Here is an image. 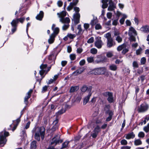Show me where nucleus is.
<instances>
[{
    "label": "nucleus",
    "instance_id": "nucleus-40",
    "mask_svg": "<svg viewBox=\"0 0 149 149\" xmlns=\"http://www.w3.org/2000/svg\"><path fill=\"white\" fill-rule=\"evenodd\" d=\"M70 59L71 60H74L76 58V55L74 54H72L70 56Z\"/></svg>",
    "mask_w": 149,
    "mask_h": 149
},
{
    "label": "nucleus",
    "instance_id": "nucleus-52",
    "mask_svg": "<svg viewBox=\"0 0 149 149\" xmlns=\"http://www.w3.org/2000/svg\"><path fill=\"white\" fill-rule=\"evenodd\" d=\"M74 10L75 12L76 13H79V12L80 11L79 8V7H75L74 8Z\"/></svg>",
    "mask_w": 149,
    "mask_h": 149
},
{
    "label": "nucleus",
    "instance_id": "nucleus-21",
    "mask_svg": "<svg viewBox=\"0 0 149 149\" xmlns=\"http://www.w3.org/2000/svg\"><path fill=\"white\" fill-rule=\"evenodd\" d=\"M109 69L111 70L115 71L117 70V67L116 65L112 64L109 66Z\"/></svg>",
    "mask_w": 149,
    "mask_h": 149
},
{
    "label": "nucleus",
    "instance_id": "nucleus-49",
    "mask_svg": "<svg viewBox=\"0 0 149 149\" xmlns=\"http://www.w3.org/2000/svg\"><path fill=\"white\" fill-rule=\"evenodd\" d=\"M97 22V21L96 19H93L92 20L91 22V24L92 26H93L95 24H96Z\"/></svg>",
    "mask_w": 149,
    "mask_h": 149
},
{
    "label": "nucleus",
    "instance_id": "nucleus-13",
    "mask_svg": "<svg viewBox=\"0 0 149 149\" xmlns=\"http://www.w3.org/2000/svg\"><path fill=\"white\" fill-rule=\"evenodd\" d=\"M140 30L144 33H148L149 32V25H146L142 26Z\"/></svg>",
    "mask_w": 149,
    "mask_h": 149
},
{
    "label": "nucleus",
    "instance_id": "nucleus-35",
    "mask_svg": "<svg viewBox=\"0 0 149 149\" xmlns=\"http://www.w3.org/2000/svg\"><path fill=\"white\" fill-rule=\"evenodd\" d=\"M67 37L70 39H72L76 37V35L75 34H73L71 33H68L67 34Z\"/></svg>",
    "mask_w": 149,
    "mask_h": 149
},
{
    "label": "nucleus",
    "instance_id": "nucleus-59",
    "mask_svg": "<svg viewBox=\"0 0 149 149\" xmlns=\"http://www.w3.org/2000/svg\"><path fill=\"white\" fill-rule=\"evenodd\" d=\"M13 28L11 29L12 34L13 33L17 30V26H13Z\"/></svg>",
    "mask_w": 149,
    "mask_h": 149
},
{
    "label": "nucleus",
    "instance_id": "nucleus-34",
    "mask_svg": "<svg viewBox=\"0 0 149 149\" xmlns=\"http://www.w3.org/2000/svg\"><path fill=\"white\" fill-rule=\"evenodd\" d=\"M142 51L141 48L140 47L139 49L136 50V54L137 55H139L141 54Z\"/></svg>",
    "mask_w": 149,
    "mask_h": 149
},
{
    "label": "nucleus",
    "instance_id": "nucleus-38",
    "mask_svg": "<svg viewBox=\"0 0 149 149\" xmlns=\"http://www.w3.org/2000/svg\"><path fill=\"white\" fill-rule=\"evenodd\" d=\"M120 143L122 145H126L127 144V142L126 140L123 139L121 140Z\"/></svg>",
    "mask_w": 149,
    "mask_h": 149
},
{
    "label": "nucleus",
    "instance_id": "nucleus-43",
    "mask_svg": "<svg viewBox=\"0 0 149 149\" xmlns=\"http://www.w3.org/2000/svg\"><path fill=\"white\" fill-rule=\"evenodd\" d=\"M69 25V24H64L62 27V29L63 30H67L68 28Z\"/></svg>",
    "mask_w": 149,
    "mask_h": 149
},
{
    "label": "nucleus",
    "instance_id": "nucleus-20",
    "mask_svg": "<svg viewBox=\"0 0 149 149\" xmlns=\"http://www.w3.org/2000/svg\"><path fill=\"white\" fill-rule=\"evenodd\" d=\"M116 6L112 2H110L109 3V6L108 8V10L109 11H112L116 8Z\"/></svg>",
    "mask_w": 149,
    "mask_h": 149
},
{
    "label": "nucleus",
    "instance_id": "nucleus-4",
    "mask_svg": "<svg viewBox=\"0 0 149 149\" xmlns=\"http://www.w3.org/2000/svg\"><path fill=\"white\" fill-rule=\"evenodd\" d=\"M92 93L91 89L90 88L85 92V94L86 96L84 99L83 104L84 105H85L88 102Z\"/></svg>",
    "mask_w": 149,
    "mask_h": 149
},
{
    "label": "nucleus",
    "instance_id": "nucleus-2",
    "mask_svg": "<svg viewBox=\"0 0 149 149\" xmlns=\"http://www.w3.org/2000/svg\"><path fill=\"white\" fill-rule=\"evenodd\" d=\"M91 73L95 75L104 74L108 76L109 74L106 68L104 67L95 68L91 71Z\"/></svg>",
    "mask_w": 149,
    "mask_h": 149
},
{
    "label": "nucleus",
    "instance_id": "nucleus-10",
    "mask_svg": "<svg viewBox=\"0 0 149 149\" xmlns=\"http://www.w3.org/2000/svg\"><path fill=\"white\" fill-rule=\"evenodd\" d=\"M7 139L6 138L3 136V132L0 133V146L3 147L6 144Z\"/></svg>",
    "mask_w": 149,
    "mask_h": 149
},
{
    "label": "nucleus",
    "instance_id": "nucleus-7",
    "mask_svg": "<svg viewBox=\"0 0 149 149\" xmlns=\"http://www.w3.org/2000/svg\"><path fill=\"white\" fill-rule=\"evenodd\" d=\"M100 131V127L98 126H97L95 128L94 130L91 132V136H92L93 138H96Z\"/></svg>",
    "mask_w": 149,
    "mask_h": 149
},
{
    "label": "nucleus",
    "instance_id": "nucleus-9",
    "mask_svg": "<svg viewBox=\"0 0 149 149\" xmlns=\"http://www.w3.org/2000/svg\"><path fill=\"white\" fill-rule=\"evenodd\" d=\"M104 95L107 97V100L109 103L113 102L114 101L112 93L109 92H106L104 93Z\"/></svg>",
    "mask_w": 149,
    "mask_h": 149
},
{
    "label": "nucleus",
    "instance_id": "nucleus-17",
    "mask_svg": "<svg viewBox=\"0 0 149 149\" xmlns=\"http://www.w3.org/2000/svg\"><path fill=\"white\" fill-rule=\"evenodd\" d=\"M56 36L53 34H52L49 36V38L48 40V42L49 44H51L53 43L55 40V38Z\"/></svg>",
    "mask_w": 149,
    "mask_h": 149
},
{
    "label": "nucleus",
    "instance_id": "nucleus-37",
    "mask_svg": "<svg viewBox=\"0 0 149 149\" xmlns=\"http://www.w3.org/2000/svg\"><path fill=\"white\" fill-rule=\"evenodd\" d=\"M138 136L139 138H143L145 136V134L143 132H140L139 133Z\"/></svg>",
    "mask_w": 149,
    "mask_h": 149
},
{
    "label": "nucleus",
    "instance_id": "nucleus-31",
    "mask_svg": "<svg viewBox=\"0 0 149 149\" xmlns=\"http://www.w3.org/2000/svg\"><path fill=\"white\" fill-rule=\"evenodd\" d=\"M97 50L95 48H92L90 50V52L93 54H95L97 53Z\"/></svg>",
    "mask_w": 149,
    "mask_h": 149
},
{
    "label": "nucleus",
    "instance_id": "nucleus-8",
    "mask_svg": "<svg viewBox=\"0 0 149 149\" xmlns=\"http://www.w3.org/2000/svg\"><path fill=\"white\" fill-rule=\"evenodd\" d=\"M59 139L60 136L59 135L56 136L52 139L51 142V144H53L55 146L59 143H61L62 141L59 140Z\"/></svg>",
    "mask_w": 149,
    "mask_h": 149
},
{
    "label": "nucleus",
    "instance_id": "nucleus-11",
    "mask_svg": "<svg viewBox=\"0 0 149 149\" xmlns=\"http://www.w3.org/2000/svg\"><path fill=\"white\" fill-rule=\"evenodd\" d=\"M33 91L32 90H30L29 92L27 93L26 95L24 98V102L26 105H27L28 104V100L30 97L31 96V94L32 93Z\"/></svg>",
    "mask_w": 149,
    "mask_h": 149
},
{
    "label": "nucleus",
    "instance_id": "nucleus-18",
    "mask_svg": "<svg viewBox=\"0 0 149 149\" xmlns=\"http://www.w3.org/2000/svg\"><path fill=\"white\" fill-rule=\"evenodd\" d=\"M115 43L113 42V39H110L107 40V47L109 48H110L113 46L114 45Z\"/></svg>",
    "mask_w": 149,
    "mask_h": 149
},
{
    "label": "nucleus",
    "instance_id": "nucleus-48",
    "mask_svg": "<svg viewBox=\"0 0 149 149\" xmlns=\"http://www.w3.org/2000/svg\"><path fill=\"white\" fill-rule=\"evenodd\" d=\"M109 0H102V2L103 4V5H105L106 6L104 8H106L107 6V2H108Z\"/></svg>",
    "mask_w": 149,
    "mask_h": 149
},
{
    "label": "nucleus",
    "instance_id": "nucleus-25",
    "mask_svg": "<svg viewBox=\"0 0 149 149\" xmlns=\"http://www.w3.org/2000/svg\"><path fill=\"white\" fill-rule=\"evenodd\" d=\"M79 87L77 86H72L70 88V93H73L77 91Z\"/></svg>",
    "mask_w": 149,
    "mask_h": 149
},
{
    "label": "nucleus",
    "instance_id": "nucleus-57",
    "mask_svg": "<svg viewBox=\"0 0 149 149\" xmlns=\"http://www.w3.org/2000/svg\"><path fill=\"white\" fill-rule=\"evenodd\" d=\"M47 64H42L40 66V68L41 70H44L47 67Z\"/></svg>",
    "mask_w": 149,
    "mask_h": 149
},
{
    "label": "nucleus",
    "instance_id": "nucleus-1",
    "mask_svg": "<svg viewBox=\"0 0 149 149\" xmlns=\"http://www.w3.org/2000/svg\"><path fill=\"white\" fill-rule=\"evenodd\" d=\"M45 129L43 127H37L36 128L35 130V139L39 141L40 137H41L43 140L44 138L45 134Z\"/></svg>",
    "mask_w": 149,
    "mask_h": 149
},
{
    "label": "nucleus",
    "instance_id": "nucleus-44",
    "mask_svg": "<svg viewBox=\"0 0 149 149\" xmlns=\"http://www.w3.org/2000/svg\"><path fill=\"white\" fill-rule=\"evenodd\" d=\"M106 56L108 57L111 58L113 56V54L111 52H108L107 53Z\"/></svg>",
    "mask_w": 149,
    "mask_h": 149
},
{
    "label": "nucleus",
    "instance_id": "nucleus-5",
    "mask_svg": "<svg viewBox=\"0 0 149 149\" xmlns=\"http://www.w3.org/2000/svg\"><path fill=\"white\" fill-rule=\"evenodd\" d=\"M149 108L148 105L146 103H143L139 107L138 111L139 113L144 112L148 110Z\"/></svg>",
    "mask_w": 149,
    "mask_h": 149
},
{
    "label": "nucleus",
    "instance_id": "nucleus-60",
    "mask_svg": "<svg viewBox=\"0 0 149 149\" xmlns=\"http://www.w3.org/2000/svg\"><path fill=\"white\" fill-rule=\"evenodd\" d=\"M79 72V73L80 74H81L84 71V69L82 68H80L79 69L77 70Z\"/></svg>",
    "mask_w": 149,
    "mask_h": 149
},
{
    "label": "nucleus",
    "instance_id": "nucleus-51",
    "mask_svg": "<svg viewBox=\"0 0 149 149\" xmlns=\"http://www.w3.org/2000/svg\"><path fill=\"white\" fill-rule=\"evenodd\" d=\"M48 86H45L43 87L42 89V93H44L46 92Z\"/></svg>",
    "mask_w": 149,
    "mask_h": 149
},
{
    "label": "nucleus",
    "instance_id": "nucleus-12",
    "mask_svg": "<svg viewBox=\"0 0 149 149\" xmlns=\"http://www.w3.org/2000/svg\"><path fill=\"white\" fill-rule=\"evenodd\" d=\"M80 15L79 13H76L73 15V19L75 24H77L79 22Z\"/></svg>",
    "mask_w": 149,
    "mask_h": 149
},
{
    "label": "nucleus",
    "instance_id": "nucleus-39",
    "mask_svg": "<svg viewBox=\"0 0 149 149\" xmlns=\"http://www.w3.org/2000/svg\"><path fill=\"white\" fill-rule=\"evenodd\" d=\"M132 65L133 67L135 68H138L139 67L137 62L136 61H134L133 62Z\"/></svg>",
    "mask_w": 149,
    "mask_h": 149
},
{
    "label": "nucleus",
    "instance_id": "nucleus-54",
    "mask_svg": "<svg viewBox=\"0 0 149 149\" xmlns=\"http://www.w3.org/2000/svg\"><path fill=\"white\" fill-rule=\"evenodd\" d=\"M17 19L18 20V22L19 21L21 23H23L25 19L24 17H22L19 18H17Z\"/></svg>",
    "mask_w": 149,
    "mask_h": 149
},
{
    "label": "nucleus",
    "instance_id": "nucleus-46",
    "mask_svg": "<svg viewBox=\"0 0 149 149\" xmlns=\"http://www.w3.org/2000/svg\"><path fill=\"white\" fill-rule=\"evenodd\" d=\"M116 40L118 42H120L122 40V38L119 36H118L116 37Z\"/></svg>",
    "mask_w": 149,
    "mask_h": 149
},
{
    "label": "nucleus",
    "instance_id": "nucleus-15",
    "mask_svg": "<svg viewBox=\"0 0 149 149\" xmlns=\"http://www.w3.org/2000/svg\"><path fill=\"white\" fill-rule=\"evenodd\" d=\"M55 25L53 24L52 27V29L53 31V33L52 34H54V35L56 36L59 32V29L58 27L55 28Z\"/></svg>",
    "mask_w": 149,
    "mask_h": 149
},
{
    "label": "nucleus",
    "instance_id": "nucleus-14",
    "mask_svg": "<svg viewBox=\"0 0 149 149\" xmlns=\"http://www.w3.org/2000/svg\"><path fill=\"white\" fill-rule=\"evenodd\" d=\"M128 35H133L135 36H136L137 35L136 31L134 28L132 27H131L129 28Z\"/></svg>",
    "mask_w": 149,
    "mask_h": 149
},
{
    "label": "nucleus",
    "instance_id": "nucleus-50",
    "mask_svg": "<svg viewBox=\"0 0 149 149\" xmlns=\"http://www.w3.org/2000/svg\"><path fill=\"white\" fill-rule=\"evenodd\" d=\"M87 89V87L85 86H83L81 88V91L83 92H84L86 91V92L88 90Z\"/></svg>",
    "mask_w": 149,
    "mask_h": 149
},
{
    "label": "nucleus",
    "instance_id": "nucleus-62",
    "mask_svg": "<svg viewBox=\"0 0 149 149\" xmlns=\"http://www.w3.org/2000/svg\"><path fill=\"white\" fill-rule=\"evenodd\" d=\"M107 17L108 18L110 19L112 16V14L111 13H108L107 14Z\"/></svg>",
    "mask_w": 149,
    "mask_h": 149
},
{
    "label": "nucleus",
    "instance_id": "nucleus-61",
    "mask_svg": "<svg viewBox=\"0 0 149 149\" xmlns=\"http://www.w3.org/2000/svg\"><path fill=\"white\" fill-rule=\"evenodd\" d=\"M72 74L73 75L77 76L79 74H80L79 73V72L77 70L76 71L73 72Z\"/></svg>",
    "mask_w": 149,
    "mask_h": 149
},
{
    "label": "nucleus",
    "instance_id": "nucleus-53",
    "mask_svg": "<svg viewBox=\"0 0 149 149\" xmlns=\"http://www.w3.org/2000/svg\"><path fill=\"white\" fill-rule=\"evenodd\" d=\"M86 62L85 60L83 59L81 61L79 62V64L80 65L82 66L84 65Z\"/></svg>",
    "mask_w": 149,
    "mask_h": 149
},
{
    "label": "nucleus",
    "instance_id": "nucleus-33",
    "mask_svg": "<svg viewBox=\"0 0 149 149\" xmlns=\"http://www.w3.org/2000/svg\"><path fill=\"white\" fill-rule=\"evenodd\" d=\"M143 130L146 132L148 133L149 131V123L145 126L143 128Z\"/></svg>",
    "mask_w": 149,
    "mask_h": 149
},
{
    "label": "nucleus",
    "instance_id": "nucleus-36",
    "mask_svg": "<svg viewBox=\"0 0 149 149\" xmlns=\"http://www.w3.org/2000/svg\"><path fill=\"white\" fill-rule=\"evenodd\" d=\"M105 37L107 39V40L110 39H112L111 38V35L110 33H108L105 35Z\"/></svg>",
    "mask_w": 149,
    "mask_h": 149
},
{
    "label": "nucleus",
    "instance_id": "nucleus-30",
    "mask_svg": "<svg viewBox=\"0 0 149 149\" xmlns=\"http://www.w3.org/2000/svg\"><path fill=\"white\" fill-rule=\"evenodd\" d=\"M20 121V118H18L16 120L15 122L16 123V124L14 125V128L12 129L13 131H14L16 129Z\"/></svg>",
    "mask_w": 149,
    "mask_h": 149
},
{
    "label": "nucleus",
    "instance_id": "nucleus-24",
    "mask_svg": "<svg viewBox=\"0 0 149 149\" xmlns=\"http://www.w3.org/2000/svg\"><path fill=\"white\" fill-rule=\"evenodd\" d=\"M77 29L79 30L77 34L78 35H80L82 34L84 31V30H83L81 28V25H79L77 26Z\"/></svg>",
    "mask_w": 149,
    "mask_h": 149
},
{
    "label": "nucleus",
    "instance_id": "nucleus-6",
    "mask_svg": "<svg viewBox=\"0 0 149 149\" xmlns=\"http://www.w3.org/2000/svg\"><path fill=\"white\" fill-rule=\"evenodd\" d=\"M96 40L95 42V46L98 49H100L103 45V43L101 40V38L97 37L96 38Z\"/></svg>",
    "mask_w": 149,
    "mask_h": 149
},
{
    "label": "nucleus",
    "instance_id": "nucleus-27",
    "mask_svg": "<svg viewBox=\"0 0 149 149\" xmlns=\"http://www.w3.org/2000/svg\"><path fill=\"white\" fill-rule=\"evenodd\" d=\"M126 47V46L125 44H123L120 46H119L117 48V50L118 51H120L123 50V49Z\"/></svg>",
    "mask_w": 149,
    "mask_h": 149
},
{
    "label": "nucleus",
    "instance_id": "nucleus-29",
    "mask_svg": "<svg viewBox=\"0 0 149 149\" xmlns=\"http://www.w3.org/2000/svg\"><path fill=\"white\" fill-rule=\"evenodd\" d=\"M74 6H75L74 5V4L73 3L71 2L69 6L67 7V10L68 11H70L72 9L73 7Z\"/></svg>",
    "mask_w": 149,
    "mask_h": 149
},
{
    "label": "nucleus",
    "instance_id": "nucleus-19",
    "mask_svg": "<svg viewBox=\"0 0 149 149\" xmlns=\"http://www.w3.org/2000/svg\"><path fill=\"white\" fill-rule=\"evenodd\" d=\"M44 13L42 11H40L38 15L36 17V19L41 20L43 17Z\"/></svg>",
    "mask_w": 149,
    "mask_h": 149
},
{
    "label": "nucleus",
    "instance_id": "nucleus-26",
    "mask_svg": "<svg viewBox=\"0 0 149 149\" xmlns=\"http://www.w3.org/2000/svg\"><path fill=\"white\" fill-rule=\"evenodd\" d=\"M31 147L32 149H35L36 148V141H33L32 142Z\"/></svg>",
    "mask_w": 149,
    "mask_h": 149
},
{
    "label": "nucleus",
    "instance_id": "nucleus-47",
    "mask_svg": "<svg viewBox=\"0 0 149 149\" xmlns=\"http://www.w3.org/2000/svg\"><path fill=\"white\" fill-rule=\"evenodd\" d=\"M94 42V38L91 37L89 38L87 41V43H91Z\"/></svg>",
    "mask_w": 149,
    "mask_h": 149
},
{
    "label": "nucleus",
    "instance_id": "nucleus-28",
    "mask_svg": "<svg viewBox=\"0 0 149 149\" xmlns=\"http://www.w3.org/2000/svg\"><path fill=\"white\" fill-rule=\"evenodd\" d=\"M87 60L89 63H93L94 61V57L92 56L88 57L87 58Z\"/></svg>",
    "mask_w": 149,
    "mask_h": 149
},
{
    "label": "nucleus",
    "instance_id": "nucleus-64",
    "mask_svg": "<svg viewBox=\"0 0 149 149\" xmlns=\"http://www.w3.org/2000/svg\"><path fill=\"white\" fill-rule=\"evenodd\" d=\"M131 148L130 146H125L122 147L121 149H130Z\"/></svg>",
    "mask_w": 149,
    "mask_h": 149
},
{
    "label": "nucleus",
    "instance_id": "nucleus-23",
    "mask_svg": "<svg viewBox=\"0 0 149 149\" xmlns=\"http://www.w3.org/2000/svg\"><path fill=\"white\" fill-rule=\"evenodd\" d=\"M18 20L17 19H13L11 22L12 26H17L18 23Z\"/></svg>",
    "mask_w": 149,
    "mask_h": 149
},
{
    "label": "nucleus",
    "instance_id": "nucleus-45",
    "mask_svg": "<svg viewBox=\"0 0 149 149\" xmlns=\"http://www.w3.org/2000/svg\"><path fill=\"white\" fill-rule=\"evenodd\" d=\"M69 143V141H65L63 144V148H65L68 146V145Z\"/></svg>",
    "mask_w": 149,
    "mask_h": 149
},
{
    "label": "nucleus",
    "instance_id": "nucleus-56",
    "mask_svg": "<svg viewBox=\"0 0 149 149\" xmlns=\"http://www.w3.org/2000/svg\"><path fill=\"white\" fill-rule=\"evenodd\" d=\"M128 51V49L126 47L123 49L122 53L123 54H125Z\"/></svg>",
    "mask_w": 149,
    "mask_h": 149
},
{
    "label": "nucleus",
    "instance_id": "nucleus-55",
    "mask_svg": "<svg viewBox=\"0 0 149 149\" xmlns=\"http://www.w3.org/2000/svg\"><path fill=\"white\" fill-rule=\"evenodd\" d=\"M1 132H3V136L4 135L5 137L9 135V133L7 132L4 131Z\"/></svg>",
    "mask_w": 149,
    "mask_h": 149
},
{
    "label": "nucleus",
    "instance_id": "nucleus-42",
    "mask_svg": "<svg viewBox=\"0 0 149 149\" xmlns=\"http://www.w3.org/2000/svg\"><path fill=\"white\" fill-rule=\"evenodd\" d=\"M95 27L96 30L100 29H102V26L99 24H96Z\"/></svg>",
    "mask_w": 149,
    "mask_h": 149
},
{
    "label": "nucleus",
    "instance_id": "nucleus-22",
    "mask_svg": "<svg viewBox=\"0 0 149 149\" xmlns=\"http://www.w3.org/2000/svg\"><path fill=\"white\" fill-rule=\"evenodd\" d=\"M134 144L136 146H138L142 144V142L140 139H135L134 142Z\"/></svg>",
    "mask_w": 149,
    "mask_h": 149
},
{
    "label": "nucleus",
    "instance_id": "nucleus-3",
    "mask_svg": "<svg viewBox=\"0 0 149 149\" xmlns=\"http://www.w3.org/2000/svg\"><path fill=\"white\" fill-rule=\"evenodd\" d=\"M67 12L65 11H62L60 13H58L57 15L60 18V21L62 23L65 24H69L70 20L69 17L64 18L66 15Z\"/></svg>",
    "mask_w": 149,
    "mask_h": 149
},
{
    "label": "nucleus",
    "instance_id": "nucleus-16",
    "mask_svg": "<svg viewBox=\"0 0 149 149\" xmlns=\"http://www.w3.org/2000/svg\"><path fill=\"white\" fill-rule=\"evenodd\" d=\"M124 137L127 139H133L135 137V135L133 132L129 133L125 135Z\"/></svg>",
    "mask_w": 149,
    "mask_h": 149
},
{
    "label": "nucleus",
    "instance_id": "nucleus-32",
    "mask_svg": "<svg viewBox=\"0 0 149 149\" xmlns=\"http://www.w3.org/2000/svg\"><path fill=\"white\" fill-rule=\"evenodd\" d=\"M130 37L129 38V40L131 41H136V38L135 36L133 35H129Z\"/></svg>",
    "mask_w": 149,
    "mask_h": 149
},
{
    "label": "nucleus",
    "instance_id": "nucleus-58",
    "mask_svg": "<svg viewBox=\"0 0 149 149\" xmlns=\"http://www.w3.org/2000/svg\"><path fill=\"white\" fill-rule=\"evenodd\" d=\"M84 27L86 30H87L89 27V24L87 23H85L84 24Z\"/></svg>",
    "mask_w": 149,
    "mask_h": 149
},
{
    "label": "nucleus",
    "instance_id": "nucleus-41",
    "mask_svg": "<svg viewBox=\"0 0 149 149\" xmlns=\"http://www.w3.org/2000/svg\"><path fill=\"white\" fill-rule=\"evenodd\" d=\"M146 61V59L145 57L142 58L141 60V64H144Z\"/></svg>",
    "mask_w": 149,
    "mask_h": 149
},
{
    "label": "nucleus",
    "instance_id": "nucleus-63",
    "mask_svg": "<svg viewBox=\"0 0 149 149\" xmlns=\"http://www.w3.org/2000/svg\"><path fill=\"white\" fill-rule=\"evenodd\" d=\"M97 97H93L91 100V102L93 104H94L96 100Z\"/></svg>",
    "mask_w": 149,
    "mask_h": 149
}]
</instances>
